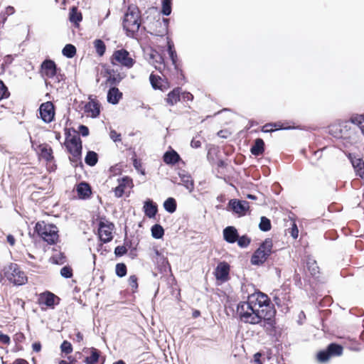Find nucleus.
Segmentation results:
<instances>
[{
	"label": "nucleus",
	"instance_id": "16",
	"mask_svg": "<svg viewBox=\"0 0 364 364\" xmlns=\"http://www.w3.org/2000/svg\"><path fill=\"white\" fill-rule=\"evenodd\" d=\"M168 18H159L156 21V29L153 31V33L156 36H163L167 34L168 29Z\"/></svg>",
	"mask_w": 364,
	"mask_h": 364
},
{
	"label": "nucleus",
	"instance_id": "13",
	"mask_svg": "<svg viewBox=\"0 0 364 364\" xmlns=\"http://www.w3.org/2000/svg\"><path fill=\"white\" fill-rule=\"evenodd\" d=\"M228 205L235 213L239 215H245L250 208L247 201L237 199L230 200Z\"/></svg>",
	"mask_w": 364,
	"mask_h": 364
},
{
	"label": "nucleus",
	"instance_id": "58",
	"mask_svg": "<svg viewBox=\"0 0 364 364\" xmlns=\"http://www.w3.org/2000/svg\"><path fill=\"white\" fill-rule=\"evenodd\" d=\"M191 146L193 148H199L201 146V142L200 140H197L196 139H193L191 142Z\"/></svg>",
	"mask_w": 364,
	"mask_h": 364
},
{
	"label": "nucleus",
	"instance_id": "5",
	"mask_svg": "<svg viewBox=\"0 0 364 364\" xmlns=\"http://www.w3.org/2000/svg\"><path fill=\"white\" fill-rule=\"evenodd\" d=\"M4 274L6 279L14 285L21 286L27 282L28 278L17 264L10 263L4 268Z\"/></svg>",
	"mask_w": 364,
	"mask_h": 364
},
{
	"label": "nucleus",
	"instance_id": "61",
	"mask_svg": "<svg viewBox=\"0 0 364 364\" xmlns=\"http://www.w3.org/2000/svg\"><path fill=\"white\" fill-rule=\"evenodd\" d=\"M133 166L136 170L139 171L141 166V162L134 158L133 159Z\"/></svg>",
	"mask_w": 364,
	"mask_h": 364
},
{
	"label": "nucleus",
	"instance_id": "50",
	"mask_svg": "<svg viewBox=\"0 0 364 364\" xmlns=\"http://www.w3.org/2000/svg\"><path fill=\"white\" fill-rule=\"evenodd\" d=\"M129 284L134 289H137V278L135 275H132L128 279Z\"/></svg>",
	"mask_w": 364,
	"mask_h": 364
},
{
	"label": "nucleus",
	"instance_id": "33",
	"mask_svg": "<svg viewBox=\"0 0 364 364\" xmlns=\"http://www.w3.org/2000/svg\"><path fill=\"white\" fill-rule=\"evenodd\" d=\"M100 358V352L95 348H90V355L85 358L86 364H95Z\"/></svg>",
	"mask_w": 364,
	"mask_h": 364
},
{
	"label": "nucleus",
	"instance_id": "38",
	"mask_svg": "<svg viewBox=\"0 0 364 364\" xmlns=\"http://www.w3.org/2000/svg\"><path fill=\"white\" fill-rule=\"evenodd\" d=\"M63 55L67 58H71L76 53V48L72 44H67L62 50Z\"/></svg>",
	"mask_w": 364,
	"mask_h": 364
},
{
	"label": "nucleus",
	"instance_id": "39",
	"mask_svg": "<svg viewBox=\"0 0 364 364\" xmlns=\"http://www.w3.org/2000/svg\"><path fill=\"white\" fill-rule=\"evenodd\" d=\"M306 267L311 275H316L318 272V267L314 259H309L306 262Z\"/></svg>",
	"mask_w": 364,
	"mask_h": 364
},
{
	"label": "nucleus",
	"instance_id": "36",
	"mask_svg": "<svg viewBox=\"0 0 364 364\" xmlns=\"http://www.w3.org/2000/svg\"><path fill=\"white\" fill-rule=\"evenodd\" d=\"M93 44L97 53L100 56H102L105 54L106 50L105 43L100 39H96L94 41Z\"/></svg>",
	"mask_w": 364,
	"mask_h": 364
},
{
	"label": "nucleus",
	"instance_id": "47",
	"mask_svg": "<svg viewBox=\"0 0 364 364\" xmlns=\"http://www.w3.org/2000/svg\"><path fill=\"white\" fill-rule=\"evenodd\" d=\"M350 122L357 124L361 129V126L364 124V117L363 115L353 116L350 118Z\"/></svg>",
	"mask_w": 364,
	"mask_h": 364
},
{
	"label": "nucleus",
	"instance_id": "34",
	"mask_svg": "<svg viewBox=\"0 0 364 364\" xmlns=\"http://www.w3.org/2000/svg\"><path fill=\"white\" fill-rule=\"evenodd\" d=\"M164 209L170 213H173L176 210V200L173 198H168L166 199L164 203Z\"/></svg>",
	"mask_w": 364,
	"mask_h": 364
},
{
	"label": "nucleus",
	"instance_id": "20",
	"mask_svg": "<svg viewBox=\"0 0 364 364\" xmlns=\"http://www.w3.org/2000/svg\"><path fill=\"white\" fill-rule=\"evenodd\" d=\"M56 299H58V297L53 293L46 292L40 295L38 301L41 305H46V306L53 307L55 304V300Z\"/></svg>",
	"mask_w": 364,
	"mask_h": 364
},
{
	"label": "nucleus",
	"instance_id": "54",
	"mask_svg": "<svg viewBox=\"0 0 364 364\" xmlns=\"http://www.w3.org/2000/svg\"><path fill=\"white\" fill-rule=\"evenodd\" d=\"M79 132L82 136H87L89 134V129L85 125H80Z\"/></svg>",
	"mask_w": 364,
	"mask_h": 364
},
{
	"label": "nucleus",
	"instance_id": "43",
	"mask_svg": "<svg viewBox=\"0 0 364 364\" xmlns=\"http://www.w3.org/2000/svg\"><path fill=\"white\" fill-rule=\"evenodd\" d=\"M115 271L117 276L122 277L127 274V267L123 263H118L116 265Z\"/></svg>",
	"mask_w": 364,
	"mask_h": 364
},
{
	"label": "nucleus",
	"instance_id": "49",
	"mask_svg": "<svg viewBox=\"0 0 364 364\" xmlns=\"http://www.w3.org/2000/svg\"><path fill=\"white\" fill-rule=\"evenodd\" d=\"M350 161L354 170H356L359 167H361L363 164H364V161L361 159L358 158H351Z\"/></svg>",
	"mask_w": 364,
	"mask_h": 364
},
{
	"label": "nucleus",
	"instance_id": "62",
	"mask_svg": "<svg viewBox=\"0 0 364 364\" xmlns=\"http://www.w3.org/2000/svg\"><path fill=\"white\" fill-rule=\"evenodd\" d=\"M33 350L36 352H39L41 349V345L40 343H34L32 345Z\"/></svg>",
	"mask_w": 364,
	"mask_h": 364
},
{
	"label": "nucleus",
	"instance_id": "42",
	"mask_svg": "<svg viewBox=\"0 0 364 364\" xmlns=\"http://www.w3.org/2000/svg\"><path fill=\"white\" fill-rule=\"evenodd\" d=\"M82 20V15L80 13H78L77 11L76 8H73L72 11L70 14V21L73 23H77L78 22L81 21Z\"/></svg>",
	"mask_w": 364,
	"mask_h": 364
},
{
	"label": "nucleus",
	"instance_id": "56",
	"mask_svg": "<svg viewBox=\"0 0 364 364\" xmlns=\"http://www.w3.org/2000/svg\"><path fill=\"white\" fill-rule=\"evenodd\" d=\"M356 175L364 179V164L361 167H359L356 170H355Z\"/></svg>",
	"mask_w": 364,
	"mask_h": 364
},
{
	"label": "nucleus",
	"instance_id": "57",
	"mask_svg": "<svg viewBox=\"0 0 364 364\" xmlns=\"http://www.w3.org/2000/svg\"><path fill=\"white\" fill-rule=\"evenodd\" d=\"M261 353H257L254 355V358L252 360V364H262L260 360Z\"/></svg>",
	"mask_w": 364,
	"mask_h": 364
},
{
	"label": "nucleus",
	"instance_id": "15",
	"mask_svg": "<svg viewBox=\"0 0 364 364\" xmlns=\"http://www.w3.org/2000/svg\"><path fill=\"white\" fill-rule=\"evenodd\" d=\"M150 83L154 90L164 91L169 87V84L166 79L162 78L159 75L151 73L149 76Z\"/></svg>",
	"mask_w": 364,
	"mask_h": 364
},
{
	"label": "nucleus",
	"instance_id": "10",
	"mask_svg": "<svg viewBox=\"0 0 364 364\" xmlns=\"http://www.w3.org/2000/svg\"><path fill=\"white\" fill-rule=\"evenodd\" d=\"M145 56L147 61L160 72L165 68L164 58L156 50L149 49L146 52Z\"/></svg>",
	"mask_w": 364,
	"mask_h": 364
},
{
	"label": "nucleus",
	"instance_id": "29",
	"mask_svg": "<svg viewBox=\"0 0 364 364\" xmlns=\"http://www.w3.org/2000/svg\"><path fill=\"white\" fill-rule=\"evenodd\" d=\"M264 151V142L262 139H257L254 145L251 147L250 151L255 156L261 155Z\"/></svg>",
	"mask_w": 364,
	"mask_h": 364
},
{
	"label": "nucleus",
	"instance_id": "12",
	"mask_svg": "<svg viewBox=\"0 0 364 364\" xmlns=\"http://www.w3.org/2000/svg\"><path fill=\"white\" fill-rule=\"evenodd\" d=\"M39 114L46 123L51 122L55 116L54 106L51 102L43 103L39 108Z\"/></svg>",
	"mask_w": 364,
	"mask_h": 364
},
{
	"label": "nucleus",
	"instance_id": "59",
	"mask_svg": "<svg viewBox=\"0 0 364 364\" xmlns=\"http://www.w3.org/2000/svg\"><path fill=\"white\" fill-rule=\"evenodd\" d=\"M15 12V9L13 6H7L5 10V14L6 16H10Z\"/></svg>",
	"mask_w": 364,
	"mask_h": 364
},
{
	"label": "nucleus",
	"instance_id": "40",
	"mask_svg": "<svg viewBox=\"0 0 364 364\" xmlns=\"http://www.w3.org/2000/svg\"><path fill=\"white\" fill-rule=\"evenodd\" d=\"M161 13L165 16H169L171 13V0H162Z\"/></svg>",
	"mask_w": 364,
	"mask_h": 364
},
{
	"label": "nucleus",
	"instance_id": "23",
	"mask_svg": "<svg viewBox=\"0 0 364 364\" xmlns=\"http://www.w3.org/2000/svg\"><path fill=\"white\" fill-rule=\"evenodd\" d=\"M178 176L181 181V184L191 193L194 189V182L191 178V176L186 173L185 171H181L178 173Z\"/></svg>",
	"mask_w": 364,
	"mask_h": 364
},
{
	"label": "nucleus",
	"instance_id": "1",
	"mask_svg": "<svg viewBox=\"0 0 364 364\" xmlns=\"http://www.w3.org/2000/svg\"><path fill=\"white\" fill-rule=\"evenodd\" d=\"M240 320L246 323L259 324L272 327V318L274 310L269 305L267 295L258 291L250 295L247 301L240 302L237 308Z\"/></svg>",
	"mask_w": 364,
	"mask_h": 364
},
{
	"label": "nucleus",
	"instance_id": "18",
	"mask_svg": "<svg viewBox=\"0 0 364 364\" xmlns=\"http://www.w3.org/2000/svg\"><path fill=\"white\" fill-rule=\"evenodd\" d=\"M76 192L80 199L87 200L90 198L92 190L90 186L85 182H81L76 186Z\"/></svg>",
	"mask_w": 364,
	"mask_h": 364
},
{
	"label": "nucleus",
	"instance_id": "35",
	"mask_svg": "<svg viewBox=\"0 0 364 364\" xmlns=\"http://www.w3.org/2000/svg\"><path fill=\"white\" fill-rule=\"evenodd\" d=\"M97 154L95 151H90L87 153L85 159V163L90 166H95L97 163Z\"/></svg>",
	"mask_w": 364,
	"mask_h": 364
},
{
	"label": "nucleus",
	"instance_id": "3",
	"mask_svg": "<svg viewBox=\"0 0 364 364\" xmlns=\"http://www.w3.org/2000/svg\"><path fill=\"white\" fill-rule=\"evenodd\" d=\"M65 134V146L68 152L71 154L70 160L77 163L81 157L82 141L79 135L75 132L73 134L66 132Z\"/></svg>",
	"mask_w": 364,
	"mask_h": 364
},
{
	"label": "nucleus",
	"instance_id": "46",
	"mask_svg": "<svg viewBox=\"0 0 364 364\" xmlns=\"http://www.w3.org/2000/svg\"><path fill=\"white\" fill-rule=\"evenodd\" d=\"M60 349L63 353H65L66 354H69L73 351V347L71 343L67 341H64L62 343L60 346Z\"/></svg>",
	"mask_w": 364,
	"mask_h": 364
},
{
	"label": "nucleus",
	"instance_id": "7",
	"mask_svg": "<svg viewBox=\"0 0 364 364\" xmlns=\"http://www.w3.org/2000/svg\"><path fill=\"white\" fill-rule=\"evenodd\" d=\"M272 240L270 238L266 239L254 252L251 258V263L256 265L264 263L272 253Z\"/></svg>",
	"mask_w": 364,
	"mask_h": 364
},
{
	"label": "nucleus",
	"instance_id": "19",
	"mask_svg": "<svg viewBox=\"0 0 364 364\" xmlns=\"http://www.w3.org/2000/svg\"><path fill=\"white\" fill-rule=\"evenodd\" d=\"M122 98V92L116 87L109 88L107 92V102L112 105H117Z\"/></svg>",
	"mask_w": 364,
	"mask_h": 364
},
{
	"label": "nucleus",
	"instance_id": "48",
	"mask_svg": "<svg viewBox=\"0 0 364 364\" xmlns=\"http://www.w3.org/2000/svg\"><path fill=\"white\" fill-rule=\"evenodd\" d=\"M237 244L240 247H246L250 243V240L247 236H242L240 237H238Z\"/></svg>",
	"mask_w": 364,
	"mask_h": 364
},
{
	"label": "nucleus",
	"instance_id": "64",
	"mask_svg": "<svg viewBox=\"0 0 364 364\" xmlns=\"http://www.w3.org/2000/svg\"><path fill=\"white\" fill-rule=\"evenodd\" d=\"M13 364H28L27 361L23 359H16L14 361Z\"/></svg>",
	"mask_w": 364,
	"mask_h": 364
},
{
	"label": "nucleus",
	"instance_id": "55",
	"mask_svg": "<svg viewBox=\"0 0 364 364\" xmlns=\"http://www.w3.org/2000/svg\"><path fill=\"white\" fill-rule=\"evenodd\" d=\"M299 235V230L297 226L295 223L293 224L292 228L291 229V235L294 238H297Z\"/></svg>",
	"mask_w": 364,
	"mask_h": 364
},
{
	"label": "nucleus",
	"instance_id": "22",
	"mask_svg": "<svg viewBox=\"0 0 364 364\" xmlns=\"http://www.w3.org/2000/svg\"><path fill=\"white\" fill-rule=\"evenodd\" d=\"M224 239L229 243H234L238 238L237 231L235 228L228 226L223 230Z\"/></svg>",
	"mask_w": 364,
	"mask_h": 364
},
{
	"label": "nucleus",
	"instance_id": "52",
	"mask_svg": "<svg viewBox=\"0 0 364 364\" xmlns=\"http://www.w3.org/2000/svg\"><path fill=\"white\" fill-rule=\"evenodd\" d=\"M109 136L114 142L121 141V134L117 133L115 130H111Z\"/></svg>",
	"mask_w": 364,
	"mask_h": 364
},
{
	"label": "nucleus",
	"instance_id": "53",
	"mask_svg": "<svg viewBox=\"0 0 364 364\" xmlns=\"http://www.w3.org/2000/svg\"><path fill=\"white\" fill-rule=\"evenodd\" d=\"M10 342V337L8 335L0 332V343L2 344L9 345Z\"/></svg>",
	"mask_w": 364,
	"mask_h": 364
},
{
	"label": "nucleus",
	"instance_id": "60",
	"mask_svg": "<svg viewBox=\"0 0 364 364\" xmlns=\"http://www.w3.org/2000/svg\"><path fill=\"white\" fill-rule=\"evenodd\" d=\"M183 97L187 101H192L193 100V95L190 92H185L183 94Z\"/></svg>",
	"mask_w": 364,
	"mask_h": 364
},
{
	"label": "nucleus",
	"instance_id": "2",
	"mask_svg": "<svg viewBox=\"0 0 364 364\" xmlns=\"http://www.w3.org/2000/svg\"><path fill=\"white\" fill-rule=\"evenodd\" d=\"M141 25L140 12L137 7L134 6H129L127 11L124 14L123 20V28L129 37H134L138 32Z\"/></svg>",
	"mask_w": 364,
	"mask_h": 364
},
{
	"label": "nucleus",
	"instance_id": "24",
	"mask_svg": "<svg viewBox=\"0 0 364 364\" xmlns=\"http://www.w3.org/2000/svg\"><path fill=\"white\" fill-rule=\"evenodd\" d=\"M119 185L114 188V194L118 198L123 195L125 188L130 186L132 181L129 178L125 177L119 181Z\"/></svg>",
	"mask_w": 364,
	"mask_h": 364
},
{
	"label": "nucleus",
	"instance_id": "45",
	"mask_svg": "<svg viewBox=\"0 0 364 364\" xmlns=\"http://www.w3.org/2000/svg\"><path fill=\"white\" fill-rule=\"evenodd\" d=\"M60 275L65 278H71L73 277V269L68 266H65L60 269Z\"/></svg>",
	"mask_w": 364,
	"mask_h": 364
},
{
	"label": "nucleus",
	"instance_id": "17",
	"mask_svg": "<svg viewBox=\"0 0 364 364\" xmlns=\"http://www.w3.org/2000/svg\"><path fill=\"white\" fill-rule=\"evenodd\" d=\"M42 75L51 78L56 75V66L55 63L51 60H45L41 65Z\"/></svg>",
	"mask_w": 364,
	"mask_h": 364
},
{
	"label": "nucleus",
	"instance_id": "63",
	"mask_svg": "<svg viewBox=\"0 0 364 364\" xmlns=\"http://www.w3.org/2000/svg\"><path fill=\"white\" fill-rule=\"evenodd\" d=\"M74 340L77 343L81 342L83 340L82 334L80 332H77L75 334V338H74Z\"/></svg>",
	"mask_w": 364,
	"mask_h": 364
},
{
	"label": "nucleus",
	"instance_id": "25",
	"mask_svg": "<svg viewBox=\"0 0 364 364\" xmlns=\"http://www.w3.org/2000/svg\"><path fill=\"white\" fill-rule=\"evenodd\" d=\"M164 161L168 165H174L181 160L180 156L174 150L166 151L164 155Z\"/></svg>",
	"mask_w": 364,
	"mask_h": 364
},
{
	"label": "nucleus",
	"instance_id": "14",
	"mask_svg": "<svg viewBox=\"0 0 364 364\" xmlns=\"http://www.w3.org/2000/svg\"><path fill=\"white\" fill-rule=\"evenodd\" d=\"M230 265L225 262H220L215 270V276L217 280L222 282H226L229 279Z\"/></svg>",
	"mask_w": 364,
	"mask_h": 364
},
{
	"label": "nucleus",
	"instance_id": "11",
	"mask_svg": "<svg viewBox=\"0 0 364 364\" xmlns=\"http://www.w3.org/2000/svg\"><path fill=\"white\" fill-rule=\"evenodd\" d=\"M114 225L108 222L101 221L99 225L98 235L103 242H108L112 240V230Z\"/></svg>",
	"mask_w": 364,
	"mask_h": 364
},
{
	"label": "nucleus",
	"instance_id": "37",
	"mask_svg": "<svg viewBox=\"0 0 364 364\" xmlns=\"http://www.w3.org/2000/svg\"><path fill=\"white\" fill-rule=\"evenodd\" d=\"M164 234V228L158 224H156L151 228V235L156 239H160Z\"/></svg>",
	"mask_w": 364,
	"mask_h": 364
},
{
	"label": "nucleus",
	"instance_id": "28",
	"mask_svg": "<svg viewBox=\"0 0 364 364\" xmlns=\"http://www.w3.org/2000/svg\"><path fill=\"white\" fill-rule=\"evenodd\" d=\"M167 41V46H168V53L169 55V58L172 62L173 65L174 66L175 69H177V54L174 49V45L173 42L169 39V38H166Z\"/></svg>",
	"mask_w": 364,
	"mask_h": 364
},
{
	"label": "nucleus",
	"instance_id": "44",
	"mask_svg": "<svg viewBox=\"0 0 364 364\" xmlns=\"http://www.w3.org/2000/svg\"><path fill=\"white\" fill-rule=\"evenodd\" d=\"M9 92L7 87L5 85L4 82L0 80V100L9 97Z\"/></svg>",
	"mask_w": 364,
	"mask_h": 364
},
{
	"label": "nucleus",
	"instance_id": "51",
	"mask_svg": "<svg viewBox=\"0 0 364 364\" xmlns=\"http://www.w3.org/2000/svg\"><path fill=\"white\" fill-rule=\"evenodd\" d=\"M127 250L124 246H117L114 250V254L117 256H122L126 254Z\"/></svg>",
	"mask_w": 364,
	"mask_h": 364
},
{
	"label": "nucleus",
	"instance_id": "9",
	"mask_svg": "<svg viewBox=\"0 0 364 364\" xmlns=\"http://www.w3.org/2000/svg\"><path fill=\"white\" fill-rule=\"evenodd\" d=\"M290 289L288 286H282L279 289L274 290L272 293L273 299L278 306H282L287 304L289 301Z\"/></svg>",
	"mask_w": 364,
	"mask_h": 364
},
{
	"label": "nucleus",
	"instance_id": "8",
	"mask_svg": "<svg viewBox=\"0 0 364 364\" xmlns=\"http://www.w3.org/2000/svg\"><path fill=\"white\" fill-rule=\"evenodd\" d=\"M343 353V347L336 343L330 344L326 350L321 351L317 355L320 362H326L332 356H339Z\"/></svg>",
	"mask_w": 364,
	"mask_h": 364
},
{
	"label": "nucleus",
	"instance_id": "6",
	"mask_svg": "<svg viewBox=\"0 0 364 364\" xmlns=\"http://www.w3.org/2000/svg\"><path fill=\"white\" fill-rule=\"evenodd\" d=\"M110 62L113 65L122 66L130 69L134 66L136 61L129 52L122 48L114 51L110 58Z\"/></svg>",
	"mask_w": 364,
	"mask_h": 364
},
{
	"label": "nucleus",
	"instance_id": "30",
	"mask_svg": "<svg viewBox=\"0 0 364 364\" xmlns=\"http://www.w3.org/2000/svg\"><path fill=\"white\" fill-rule=\"evenodd\" d=\"M180 100V90L179 88H176L173 90L168 94V96L166 99V102L169 105H174Z\"/></svg>",
	"mask_w": 364,
	"mask_h": 364
},
{
	"label": "nucleus",
	"instance_id": "27",
	"mask_svg": "<svg viewBox=\"0 0 364 364\" xmlns=\"http://www.w3.org/2000/svg\"><path fill=\"white\" fill-rule=\"evenodd\" d=\"M39 149L41 151L40 156L42 159L47 161H51L53 160V150L49 145L46 144H41Z\"/></svg>",
	"mask_w": 364,
	"mask_h": 364
},
{
	"label": "nucleus",
	"instance_id": "41",
	"mask_svg": "<svg viewBox=\"0 0 364 364\" xmlns=\"http://www.w3.org/2000/svg\"><path fill=\"white\" fill-rule=\"evenodd\" d=\"M259 229L262 231H268L271 229L270 220L266 217H262L259 225Z\"/></svg>",
	"mask_w": 364,
	"mask_h": 364
},
{
	"label": "nucleus",
	"instance_id": "26",
	"mask_svg": "<svg viewBox=\"0 0 364 364\" xmlns=\"http://www.w3.org/2000/svg\"><path fill=\"white\" fill-rule=\"evenodd\" d=\"M144 210L145 215L149 218L155 217L157 213V206L151 200H147L144 202Z\"/></svg>",
	"mask_w": 364,
	"mask_h": 364
},
{
	"label": "nucleus",
	"instance_id": "4",
	"mask_svg": "<svg viewBox=\"0 0 364 364\" xmlns=\"http://www.w3.org/2000/svg\"><path fill=\"white\" fill-rule=\"evenodd\" d=\"M35 229L38 235L49 245L55 244L58 240V229L53 224L38 222Z\"/></svg>",
	"mask_w": 364,
	"mask_h": 364
},
{
	"label": "nucleus",
	"instance_id": "32",
	"mask_svg": "<svg viewBox=\"0 0 364 364\" xmlns=\"http://www.w3.org/2000/svg\"><path fill=\"white\" fill-rule=\"evenodd\" d=\"M107 73L109 76L107 81L111 85L119 84L124 77L119 73H116L114 70L108 71Z\"/></svg>",
	"mask_w": 364,
	"mask_h": 364
},
{
	"label": "nucleus",
	"instance_id": "21",
	"mask_svg": "<svg viewBox=\"0 0 364 364\" xmlns=\"http://www.w3.org/2000/svg\"><path fill=\"white\" fill-rule=\"evenodd\" d=\"M85 112L88 117H96L100 114V106L95 101H90L85 105Z\"/></svg>",
	"mask_w": 364,
	"mask_h": 364
},
{
	"label": "nucleus",
	"instance_id": "31",
	"mask_svg": "<svg viewBox=\"0 0 364 364\" xmlns=\"http://www.w3.org/2000/svg\"><path fill=\"white\" fill-rule=\"evenodd\" d=\"M291 129L290 127H283L282 124L280 122L278 123H269L266 124L264 126H263L262 131L263 132H272L274 130H279V129Z\"/></svg>",
	"mask_w": 364,
	"mask_h": 364
}]
</instances>
